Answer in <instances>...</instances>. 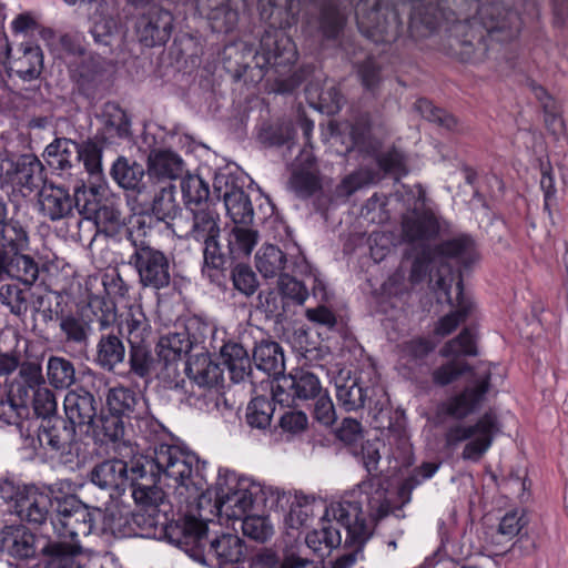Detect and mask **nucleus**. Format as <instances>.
I'll use <instances>...</instances> for the list:
<instances>
[{
	"instance_id": "obj_3",
	"label": "nucleus",
	"mask_w": 568,
	"mask_h": 568,
	"mask_svg": "<svg viewBox=\"0 0 568 568\" xmlns=\"http://www.w3.org/2000/svg\"><path fill=\"white\" fill-rule=\"evenodd\" d=\"M296 59L294 42L278 30L265 31L253 57L254 67L274 79L278 93H290L301 84L302 77L293 71Z\"/></svg>"
},
{
	"instance_id": "obj_61",
	"label": "nucleus",
	"mask_w": 568,
	"mask_h": 568,
	"mask_svg": "<svg viewBox=\"0 0 568 568\" xmlns=\"http://www.w3.org/2000/svg\"><path fill=\"white\" fill-rule=\"evenodd\" d=\"M275 405L271 399L256 396L246 407V423L252 428L266 429L271 425Z\"/></svg>"
},
{
	"instance_id": "obj_41",
	"label": "nucleus",
	"mask_w": 568,
	"mask_h": 568,
	"mask_svg": "<svg viewBox=\"0 0 568 568\" xmlns=\"http://www.w3.org/2000/svg\"><path fill=\"white\" fill-rule=\"evenodd\" d=\"M124 433L123 418L111 412L108 415H97L93 427L84 430L85 435L91 436L100 444L116 443L123 438Z\"/></svg>"
},
{
	"instance_id": "obj_62",
	"label": "nucleus",
	"mask_w": 568,
	"mask_h": 568,
	"mask_svg": "<svg viewBox=\"0 0 568 568\" xmlns=\"http://www.w3.org/2000/svg\"><path fill=\"white\" fill-rule=\"evenodd\" d=\"M129 344L143 343L150 332L149 321L141 305H131L124 316Z\"/></svg>"
},
{
	"instance_id": "obj_43",
	"label": "nucleus",
	"mask_w": 568,
	"mask_h": 568,
	"mask_svg": "<svg viewBox=\"0 0 568 568\" xmlns=\"http://www.w3.org/2000/svg\"><path fill=\"white\" fill-rule=\"evenodd\" d=\"M154 186L155 184L153 183L152 190L155 194L149 212L156 221L163 222L169 226L181 211L174 197L175 186L172 183L159 185V192L155 191Z\"/></svg>"
},
{
	"instance_id": "obj_58",
	"label": "nucleus",
	"mask_w": 568,
	"mask_h": 568,
	"mask_svg": "<svg viewBox=\"0 0 568 568\" xmlns=\"http://www.w3.org/2000/svg\"><path fill=\"white\" fill-rule=\"evenodd\" d=\"M305 542L310 549L323 556L324 550L331 551L343 544L342 531L332 525H323L321 529L307 532Z\"/></svg>"
},
{
	"instance_id": "obj_46",
	"label": "nucleus",
	"mask_w": 568,
	"mask_h": 568,
	"mask_svg": "<svg viewBox=\"0 0 568 568\" xmlns=\"http://www.w3.org/2000/svg\"><path fill=\"white\" fill-rule=\"evenodd\" d=\"M229 216L234 224H248L254 216L253 206L248 195L241 189L232 186L222 194Z\"/></svg>"
},
{
	"instance_id": "obj_16",
	"label": "nucleus",
	"mask_w": 568,
	"mask_h": 568,
	"mask_svg": "<svg viewBox=\"0 0 568 568\" xmlns=\"http://www.w3.org/2000/svg\"><path fill=\"white\" fill-rule=\"evenodd\" d=\"M94 189V196L85 195L83 205L80 207V214L87 221L93 222L97 232L103 233L106 236H113L123 225L122 212L115 201L111 199L97 200V186Z\"/></svg>"
},
{
	"instance_id": "obj_45",
	"label": "nucleus",
	"mask_w": 568,
	"mask_h": 568,
	"mask_svg": "<svg viewBox=\"0 0 568 568\" xmlns=\"http://www.w3.org/2000/svg\"><path fill=\"white\" fill-rule=\"evenodd\" d=\"M29 233L27 227L14 219H7L0 223V250L12 254L29 248Z\"/></svg>"
},
{
	"instance_id": "obj_31",
	"label": "nucleus",
	"mask_w": 568,
	"mask_h": 568,
	"mask_svg": "<svg viewBox=\"0 0 568 568\" xmlns=\"http://www.w3.org/2000/svg\"><path fill=\"white\" fill-rule=\"evenodd\" d=\"M185 373L190 381L203 388H217L224 381L223 369L207 353L191 356Z\"/></svg>"
},
{
	"instance_id": "obj_48",
	"label": "nucleus",
	"mask_w": 568,
	"mask_h": 568,
	"mask_svg": "<svg viewBox=\"0 0 568 568\" xmlns=\"http://www.w3.org/2000/svg\"><path fill=\"white\" fill-rule=\"evenodd\" d=\"M317 506L323 508L325 507L322 503H318ZM315 507V497L295 494L290 511L284 519L286 527L295 530L307 527L313 519Z\"/></svg>"
},
{
	"instance_id": "obj_63",
	"label": "nucleus",
	"mask_w": 568,
	"mask_h": 568,
	"mask_svg": "<svg viewBox=\"0 0 568 568\" xmlns=\"http://www.w3.org/2000/svg\"><path fill=\"white\" fill-rule=\"evenodd\" d=\"M181 191L187 207L199 209L206 205L210 195L209 185L197 175H187L181 179Z\"/></svg>"
},
{
	"instance_id": "obj_52",
	"label": "nucleus",
	"mask_w": 568,
	"mask_h": 568,
	"mask_svg": "<svg viewBox=\"0 0 568 568\" xmlns=\"http://www.w3.org/2000/svg\"><path fill=\"white\" fill-rule=\"evenodd\" d=\"M295 129L290 121H278L274 123H265L258 131L257 139L265 146L293 145Z\"/></svg>"
},
{
	"instance_id": "obj_1",
	"label": "nucleus",
	"mask_w": 568,
	"mask_h": 568,
	"mask_svg": "<svg viewBox=\"0 0 568 568\" xmlns=\"http://www.w3.org/2000/svg\"><path fill=\"white\" fill-rule=\"evenodd\" d=\"M364 504L374 520H381L393 511L387 489L375 475L363 480L356 488L345 494L341 500L324 507L325 517H332L336 524L335 528L344 530L345 547L363 548L372 536L363 510Z\"/></svg>"
},
{
	"instance_id": "obj_37",
	"label": "nucleus",
	"mask_w": 568,
	"mask_h": 568,
	"mask_svg": "<svg viewBox=\"0 0 568 568\" xmlns=\"http://www.w3.org/2000/svg\"><path fill=\"white\" fill-rule=\"evenodd\" d=\"M253 361L260 371L268 376L280 377L284 372V354L278 343L261 341L254 348Z\"/></svg>"
},
{
	"instance_id": "obj_22",
	"label": "nucleus",
	"mask_w": 568,
	"mask_h": 568,
	"mask_svg": "<svg viewBox=\"0 0 568 568\" xmlns=\"http://www.w3.org/2000/svg\"><path fill=\"white\" fill-rule=\"evenodd\" d=\"M7 47L9 60L8 71L23 81L37 79L43 69V52L38 44L21 43L14 50Z\"/></svg>"
},
{
	"instance_id": "obj_10",
	"label": "nucleus",
	"mask_w": 568,
	"mask_h": 568,
	"mask_svg": "<svg viewBox=\"0 0 568 568\" xmlns=\"http://www.w3.org/2000/svg\"><path fill=\"white\" fill-rule=\"evenodd\" d=\"M128 264L136 271L143 287L162 290L171 283L170 260L164 252L152 245L138 244V248H132Z\"/></svg>"
},
{
	"instance_id": "obj_53",
	"label": "nucleus",
	"mask_w": 568,
	"mask_h": 568,
	"mask_svg": "<svg viewBox=\"0 0 568 568\" xmlns=\"http://www.w3.org/2000/svg\"><path fill=\"white\" fill-rule=\"evenodd\" d=\"M286 264V256L276 245H265L260 248L255 256L257 271L265 277L281 276Z\"/></svg>"
},
{
	"instance_id": "obj_40",
	"label": "nucleus",
	"mask_w": 568,
	"mask_h": 568,
	"mask_svg": "<svg viewBox=\"0 0 568 568\" xmlns=\"http://www.w3.org/2000/svg\"><path fill=\"white\" fill-rule=\"evenodd\" d=\"M80 144L71 139L57 138L44 150V156L50 166L64 171L79 162Z\"/></svg>"
},
{
	"instance_id": "obj_59",
	"label": "nucleus",
	"mask_w": 568,
	"mask_h": 568,
	"mask_svg": "<svg viewBox=\"0 0 568 568\" xmlns=\"http://www.w3.org/2000/svg\"><path fill=\"white\" fill-rule=\"evenodd\" d=\"M256 242L257 232L235 225L227 236V248L231 260L250 255Z\"/></svg>"
},
{
	"instance_id": "obj_50",
	"label": "nucleus",
	"mask_w": 568,
	"mask_h": 568,
	"mask_svg": "<svg viewBox=\"0 0 568 568\" xmlns=\"http://www.w3.org/2000/svg\"><path fill=\"white\" fill-rule=\"evenodd\" d=\"M47 377L55 389H68L77 381L74 364L62 356H50L47 362Z\"/></svg>"
},
{
	"instance_id": "obj_15",
	"label": "nucleus",
	"mask_w": 568,
	"mask_h": 568,
	"mask_svg": "<svg viewBox=\"0 0 568 568\" xmlns=\"http://www.w3.org/2000/svg\"><path fill=\"white\" fill-rule=\"evenodd\" d=\"M36 437L39 447L51 457L71 453L75 443V428L64 417H47L36 420Z\"/></svg>"
},
{
	"instance_id": "obj_64",
	"label": "nucleus",
	"mask_w": 568,
	"mask_h": 568,
	"mask_svg": "<svg viewBox=\"0 0 568 568\" xmlns=\"http://www.w3.org/2000/svg\"><path fill=\"white\" fill-rule=\"evenodd\" d=\"M104 125L111 136L126 139L131 135V121L126 112L115 103H106L103 111Z\"/></svg>"
},
{
	"instance_id": "obj_4",
	"label": "nucleus",
	"mask_w": 568,
	"mask_h": 568,
	"mask_svg": "<svg viewBox=\"0 0 568 568\" xmlns=\"http://www.w3.org/2000/svg\"><path fill=\"white\" fill-rule=\"evenodd\" d=\"M199 460L175 445L160 444L154 448L150 471L158 481L169 487H184L197 496L204 490L206 479L200 468L194 471L193 464Z\"/></svg>"
},
{
	"instance_id": "obj_9",
	"label": "nucleus",
	"mask_w": 568,
	"mask_h": 568,
	"mask_svg": "<svg viewBox=\"0 0 568 568\" xmlns=\"http://www.w3.org/2000/svg\"><path fill=\"white\" fill-rule=\"evenodd\" d=\"M455 275L452 272L450 267L442 264L438 272L432 276V282H434V290L436 292H442L447 298V302L455 307L453 312L445 315L438 322L436 326V334L440 336H446L450 334L460 323L465 322L473 310V302L465 295L463 278L458 276L456 283V297L453 300L450 296V288L455 281Z\"/></svg>"
},
{
	"instance_id": "obj_49",
	"label": "nucleus",
	"mask_w": 568,
	"mask_h": 568,
	"mask_svg": "<svg viewBox=\"0 0 568 568\" xmlns=\"http://www.w3.org/2000/svg\"><path fill=\"white\" fill-rule=\"evenodd\" d=\"M116 29V21L111 16L104 14L98 10L91 16L89 33L93 38L94 44L99 49H102V53L111 52Z\"/></svg>"
},
{
	"instance_id": "obj_11",
	"label": "nucleus",
	"mask_w": 568,
	"mask_h": 568,
	"mask_svg": "<svg viewBox=\"0 0 568 568\" xmlns=\"http://www.w3.org/2000/svg\"><path fill=\"white\" fill-rule=\"evenodd\" d=\"M444 357H453L452 361L440 365L432 373L434 384L446 386L457 381L470 369L469 365L459 356H474L477 354L475 336L469 328H464L460 334L447 342L440 349Z\"/></svg>"
},
{
	"instance_id": "obj_17",
	"label": "nucleus",
	"mask_w": 568,
	"mask_h": 568,
	"mask_svg": "<svg viewBox=\"0 0 568 568\" xmlns=\"http://www.w3.org/2000/svg\"><path fill=\"white\" fill-rule=\"evenodd\" d=\"M136 34L145 47L162 45L171 38L173 16L169 10L152 7L138 18Z\"/></svg>"
},
{
	"instance_id": "obj_13",
	"label": "nucleus",
	"mask_w": 568,
	"mask_h": 568,
	"mask_svg": "<svg viewBox=\"0 0 568 568\" xmlns=\"http://www.w3.org/2000/svg\"><path fill=\"white\" fill-rule=\"evenodd\" d=\"M325 389L318 376L305 368H295L288 375L274 378L271 383L272 397L280 404L315 399Z\"/></svg>"
},
{
	"instance_id": "obj_47",
	"label": "nucleus",
	"mask_w": 568,
	"mask_h": 568,
	"mask_svg": "<svg viewBox=\"0 0 568 568\" xmlns=\"http://www.w3.org/2000/svg\"><path fill=\"white\" fill-rule=\"evenodd\" d=\"M83 313L87 318H92V324H97L100 335L115 328L116 306L111 300L94 296L90 298Z\"/></svg>"
},
{
	"instance_id": "obj_32",
	"label": "nucleus",
	"mask_w": 568,
	"mask_h": 568,
	"mask_svg": "<svg viewBox=\"0 0 568 568\" xmlns=\"http://www.w3.org/2000/svg\"><path fill=\"white\" fill-rule=\"evenodd\" d=\"M437 252L442 256L438 267L445 264L450 267L455 275L454 283H457L458 276L462 278L460 273L456 274L453 267L448 264L447 260H454L457 264L463 266L470 265L476 260V247L474 240L468 235H459L442 242L437 246ZM439 268H437L438 271Z\"/></svg>"
},
{
	"instance_id": "obj_54",
	"label": "nucleus",
	"mask_w": 568,
	"mask_h": 568,
	"mask_svg": "<svg viewBox=\"0 0 568 568\" xmlns=\"http://www.w3.org/2000/svg\"><path fill=\"white\" fill-rule=\"evenodd\" d=\"M106 61L100 55L89 57L79 69V87L87 94L94 93L103 82Z\"/></svg>"
},
{
	"instance_id": "obj_25",
	"label": "nucleus",
	"mask_w": 568,
	"mask_h": 568,
	"mask_svg": "<svg viewBox=\"0 0 568 568\" xmlns=\"http://www.w3.org/2000/svg\"><path fill=\"white\" fill-rule=\"evenodd\" d=\"M109 412L128 419H144L149 416L146 399L139 393L119 386L109 389L106 395Z\"/></svg>"
},
{
	"instance_id": "obj_57",
	"label": "nucleus",
	"mask_w": 568,
	"mask_h": 568,
	"mask_svg": "<svg viewBox=\"0 0 568 568\" xmlns=\"http://www.w3.org/2000/svg\"><path fill=\"white\" fill-rule=\"evenodd\" d=\"M81 544L55 541L48 545L47 550L51 556L48 568H81L75 555L81 552Z\"/></svg>"
},
{
	"instance_id": "obj_35",
	"label": "nucleus",
	"mask_w": 568,
	"mask_h": 568,
	"mask_svg": "<svg viewBox=\"0 0 568 568\" xmlns=\"http://www.w3.org/2000/svg\"><path fill=\"white\" fill-rule=\"evenodd\" d=\"M192 212V226L185 233V239L194 240L196 242H204L212 240V237H220V215L219 213L205 205L204 207L191 209Z\"/></svg>"
},
{
	"instance_id": "obj_42",
	"label": "nucleus",
	"mask_w": 568,
	"mask_h": 568,
	"mask_svg": "<svg viewBox=\"0 0 568 568\" xmlns=\"http://www.w3.org/2000/svg\"><path fill=\"white\" fill-rule=\"evenodd\" d=\"M532 90L535 97L541 103L547 130L554 135L556 140L562 139L568 141L565 121L561 116L560 105L551 95L548 94V92L542 87L535 85Z\"/></svg>"
},
{
	"instance_id": "obj_23",
	"label": "nucleus",
	"mask_w": 568,
	"mask_h": 568,
	"mask_svg": "<svg viewBox=\"0 0 568 568\" xmlns=\"http://www.w3.org/2000/svg\"><path fill=\"white\" fill-rule=\"evenodd\" d=\"M336 399L344 410L356 412L365 407L374 388L365 386L351 371H341L335 377Z\"/></svg>"
},
{
	"instance_id": "obj_26",
	"label": "nucleus",
	"mask_w": 568,
	"mask_h": 568,
	"mask_svg": "<svg viewBox=\"0 0 568 568\" xmlns=\"http://www.w3.org/2000/svg\"><path fill=\"white\" fill-rule=\"evenodd\" d=\"M13 171L11 185H17L23 195H29L47 184L44 166L34 154L17 155Z\"/></svg>"
},
{
	"instance_id": "obj_28",
	"label": "nucleus",
	"mask_w": 568,
	"mask_h": 568,
	"mask_svg": "<svg viewBox=\"0 0 568 568\" xmlns=\"http://www.w3.org/2000/svg\"><path fill=\"white\" fill-rule=\"evenodd\" d=\"M185 164L182 158L171 150L152 151L148 159L149 180L156 179L159 183H171L182 179Z\"/></svg>"
},
{
	"instance_id": "obj_5",
	"label": "nucleus",
	"mask_w": 568,
	"mask_h": 568,
	"mask_svg": "<svg viewBox=\"0 0 568 568\" xmlns=\"http://www.w3.org/2000/svg\"><path fill=\"white\" fill-rule=\"evenodd\" d=\"M499 424L495 413L487 412L474 424L456 422L449 425L444 434V443L447 449H456L462 443H466L462 459L478 463L493 445Z\"/></svg>"
},
{
	"instance_id": "obj_29",
	"label": "nucleus",
	"mask_w": 568,
	"mask_h": 568,
	"mask_svg": "<svg viewBox=\"0 0 568 568\" xmlns=\"http://www.w3.org/2000/svg\"><path fill=\"white\" fill-rule=\"evenodd\" d=\"M125 346L122 339V332L111 329L102 333L95 345L93 362L100 368L106 372H113L114 368L124 362Z\"/></svg>"
},
{
	"instance_id": "obj_21",
	"label": "nucleus",
	"mask_w": 568,
	"mask_h": 568,
	"mask_svg": "<svg viewBox=\"0 0 568 568\" xmlns=\"http://www.w3.org/2000/svg\"><path fill=\"white\" fill-rule=\"evenodd\" d=\"M52 500L48 491L34 485L24 486L13 504V511L21 520L33 525L45 523Z\"/></svg>"
},
{
	"instance_id": "obj_27",
	"label": "nucleus",
	"mask_w": 568,
	"mask_h": 568,
	"mask_svg": "<svg viewBox=\"0 0 568 568\" xmlns=\"http://www.w3.org/2000/svg\"><path fill=\"white\" fill-rule=\"evenodd\" d=\"M191 348L185 333H170L162 336L156 344L158 363L163 364V378H171L178 373V362Z\"/></svg>"
},
{
	"instance_id": "obj_60",
	"label": "nucleus",
	"mask_w": 568,
	"mask_h": 568,
	"mask_svg": "<svg viewBox=\"0 0 568 568\" xmlns=\"http://www.w3.org/2000/svg\"><path fill=\"white\" fill-rule=\"evenodd\" d=\"M129 345L130 373L143 379L149 378L156 364L150 347L144 342Z\"/></svg>"
},
{
	"instance_id": "obj_39",
	"label": "nucleus",
	"mask_w": 568,
	"mask_h": 568,
	"mask_svg": "<svg viewBox=\"0 0 568 568\" xmlns=\"http://www.w3.org/2000/svg\"><path fill=\"white\" fill-rule=\"evenodd\" d=\"M7 267V276L29 288L37 283L43 271L38 261L23 252L11 254Z\"/></svg>"
},
{
	"instance_id": "obj_24",
	"label": "nucleus",
	"mask_w": 568,
	"mask_h": 568,
	"mask_svg": "<svg viewBox=\"0 0 568 568\" xmlns=\"http://www.w3.org/2000/svg\"><path fill=\"white\" fill-rule=\"evenodd\" d=\"M103 528L114 536H126L132 532L130 528L131 520L138 526H155L154 513L148 511V516L142 513L131 514L129 507L112 503L106 506L102 515Z\"/></svg>"
},
{
	"instance_id": "obj_19",
	"label": "nucleus",
	"mask_w": 568,
	"mask_h": 568,
	"mask_svg": "<svg viewBox=\"0 0 568 568\" xmlns=\"http://www.w3.org/2000/svg\"><path fill=\"white\" fill-rule=\"evenodd\" d=\"M111 176L119 186L135 195L138 199L148 200L152 193L153 183L145 175L142 164L131 161L124 156L115 160L111 168Z\"/></svg>"
},
{
	"instance_id": "obj_55",
	"label": "nucleus",
	"mask_w": 568,
	"mask_h": 568,
	"mask_svg": "<svg viewBox=\"0 0 568 568\" xmlns=\"http://www.w3.org/2000/svg\"><path fill=\"white\" fill-rule=\"evenodd\" d=\"M209 20L216 32H231L239 22V12L231 8L229 0H209Z\"/></svg>"
},
{
	"instance_id": "obj_6",
	"label": "nucleus",
	"mask_w": 568,
	"mask_h": 568,
	"mask_svg": "<svg viewBox=\"0 0 568 568\" xmlns=\"http://www.w3.org/2000/svg\"><path fill=\"white\" fill-rule=\"evenodd\" d=\"M262 487L229 469H219L215 481V506L220 515L241 519L258 503Z\"/></svg>"
},
{
	"instance_id": "obj_30",
	"label": "nucleus",
	"mask_w": 568,
	"mask_h": 568,
	"mask_svg": "<svg viewBox=\"0 0 568 568\" xmlns=\"http://www.w3.org/2000/svg\"><path fill=\"white\" fill-rule=\"evenodd\" d=\"M438 231L439 225L430 213L414 210L403 216V239L408 243H416L424 247L425 242L434 239Z\"/></svg>"
},
{
	"instance_id": "obj_38",
	"label": "nucleus",
	"mask_w": 568,
	"mask_h": 568,
	"mask_svg": "<svg viewBox=\"0 0 568 568\" xmlns=\"http://www.w3.org/2000/svg\"><path fill=\"white\" fill-rule=\"evenodd\" d=\"M220 356L229 369L234 383L244 382L251 376V358L247 351L237 343H226L222 346Z\"/></svg>"
},
{
	"instance_id": "obj_14",
	"label": "nucleus",
	"mask_w": 568,
	"mask_h": 568,
	"mask_svg": "<svg viewBox=\"0 0 568 568\" xmlns=\"http://www.w3.org/2000/svg\"><path fill=\"white\" fill-rule=\"evenodd\" d=\"M478 22L486 30L490 39L499 42L511 41L520 32L521 19L519 14L501 2H488L478 8Z\"/></svg>"
},
{
	"instance_id": "obj_12",
	"label": "nucleus",
	"mask_w": 568,
	"mask_h": 568,
	"mask_svg": "<svg viewBox=\"0 0 568 568\" xmlns=\"http://www.w3.org/2000/svg\"><path fill=\"white\" fill-rule=\"evenodd\" d=\"M94 196L93 187L79 186L74 190L73 196L69 190L63 186L43 184L39 190V206L43 216L51 222L68 219L73 214V210L80 213V206L83 205L85 195Z\"/></svg>"
},
{
	"instance_id": "obj_8",
	"label": "nucleus",
	"mask_w": 568,
	"mask_h": 568,
	"mask_svg": "<svg viewBox=\"0 0 568 568\" xmlns=\"http://www.w3.org/2000/svg\"><path fill=\"white\" fill-rule=\"evenodd\" d=\"M359 30L374 42L394 41L400 29L398 12L381 0H365L356 7Z\"/></svg>"
},
{
	"instance_id": "obj_20",
	"label": "nucleus",
	"mask_w": 568,
	"mask_h": 568,
	"mask_svg": "<svg viewBox=\"0 0 568 568\" xmlns=\"http://www.w3.org/2000/svg\"><path fill=\"white\" fill-rule=\"evenodd\" d=\"M489 381L490 374L486 373L484 377L477 382L475 387H467L460 394L439 404L437 415L450 416L463 420L479 407L484 396L489 389Z\"/></svg>"
},
{
	"instance_id": "obj_44",
	"label": "nucleus",
	"mask_w": 568,
	"mask_h": 568,
	"mask_svg": "<svg viewBox=\"0 0 568 568\" xmlns=\"http://www.w3.org/2000/svg\"><path fill=\"white\" fill-rule=\"evenodd\" d=\"M203 244L204 262L202 273L210 278L211 282L220 284V277L223 275V271L231 260L229 251L225 252L222 250L219 237H212V240L204 241Z\"/></svg>"
},
{
	"instance_id": "obj_33",
	"label": "nucleus",
	"mask_w": 568,
	"mask_h": 568,
	"mask_svg": "<svg viewBox=\"0 0 568 568\" xmlns=\"http://www.w3.org/2000/svg\"><path fill=\"white\" fill-rule=\"evenodd\" d=\"M89 477L99 488L120 493L128 480V465L121 459L104 460L93 467Z\"/></svg>"
},
{
	"instance_id": "obj_56",
	"label": "nucleus",
	"mask_w": 568,
	"mask_h": 568,
	"mask_svg": "<svg viewBox=\"0 0 568 568\" xmlns=\"http://www.w3.org/2000/svg\"><path fill=\"white\" fill-rule=\"evenodd\" d=\"M414 105L416 111L428 122L434 123L448 132L462 131V126L459 125L456 116L444 109L435 106L427 99H418Z\"/></svg>"
},
{
	"instance_id": "obj_51",
	"label": "nucleus",
	"mask_w": 568,
	"mask_h": 568,
	"mask_svg": "<svg viewBox=\"0 0 568 568\" xmlns=\"http://www.w3.org/2000/svg\"><path fill=\"white\" fill-rule=\"evenodd\" d=\"M30 295L31 292L29 287L22 288L16 283H4L0 285V303L6 306L12 315L19 318H24L29 311Z\"/></svg>"
},
{
	"instance_id": "obj_36",
	"label": "nucleus",
	"mask_w": 568,
	"mask_h": 568,
	"mask_svg": "<svg viewBox=\"0 0 568 568\" xmlns=\"http://www.w3.org/2000/svg\"><path fill=\"white\" fill-rule=\"evenodd\" d=\"M59 328L63 341L70 345L87 346L92 332V318H87L84 313L81 315L74 313L57 314Z\"/></svg>"
},
{
	"instance_id": "obj_18",
	"label": "nucleus",
	"mask_w": 568,
	"mask_h": 568,
	"mask_svg": "<svg viewBox=\"0 0 568 568\" xmlns=\"http://www.w3.org/2000/svg\"><path fill=\"white\" fill-rule=\"evenodd\" d=\"M63 407L67 416L64 420H69L75 429L79 428L84 433L95 423L100 400L95 399L89 390L78 387L65 394Z\"/></svg>"
},
{
	"instance_id": "obj_7",
	"label": "nucleus",
	"mask_w": 568,
	"mask_h": 568,
	"mask_svg": "<svg viewBox=\"0 0 568 568\" xmlns=\"http://www.w3.org/2000/svg\"><path fill=\"white\" fill-rule=\"evenodd\" d=\"M57 515L52 520L54 531L60 540L81 544V538L92 532L95 523V513L91 510L77 496L68 495L57 498Z\"/></svg>"
},
{
	"instance_id": "obj_2",
	"label": "nucleus",
	"mask_w": 568,
	"mask_h": 568,
	"mask_svg": "<svg viewBox=\"0 0 568 568\" xmlns=\"http://www.w3.org/2000/svg\"><path fill=\"white\" fill-rule=\"evenodd\" d=\"M165 532L171 544L203 565L244 568L241 565L245 558V547L243 540L236 535L223 534L210 540L206 524L195 517H185L170 525Z\"/></svg>"
},
{
	"instance_id": "obj_34",
	"label": "nucleus",
	"mask_w": 568,
	"mask_h": 568,
	"mask_svg": "<svg viewBox=\"0 0 568 568\" xmlns=\"http://www.w3.org/2000/svg\"><path fill=\"white\" fill-rule=\"evenodd\" d=\"M0 551L18 559L36 552L34 536L24 526H9L0 532Z\"/></svg>"
}]
</instances>
